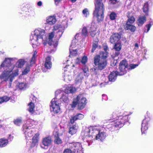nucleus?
<instances>
[{"label": "nucleus", "instance_id": "052dcab7", "mask_svg": "<svg viewBox=\"0 0 153 153\" xmlns=\"http://www.w3.org/2000/svg\"><path fill=\"white\" fill-rule=\"evenodd\" d=\"M56 2H59L60 1L62 0H55Z\"/></svg>", "mask_w": 153, "mask_h": 153}, {"label": "nucleus", "instance_id": "b1692460", "mask_svg": "<svg viewBox=\"0 0 153 153\" xmlns=\"http://www.w3.org/2000/svg\"><path fill=\"white\" fill-rule=\"evenodd\" d=\"M71 146L72 148L74 147L75 149L74 148V149L77 151L81 150L82 149L81 145L79 143L71 144Z\"/></svg>", "mask_w": 153, "mask_h": 153}, {"label": "nucleus", "instance_id": "5fc2aeb1", "mask_svg": "<svg viewBox=\"0 0 153 153\" xmlns=\"http://www.w3.org/2000/svg\"><path fill=\"white\" fill-rule=\"evenodd\" d=\"M117 1V0H110L109 3L112 4H115Z\"/></svg>", "mask_w": 153, "mask_h": 153}, {"label": "nucleus", "instance_id": "473e14b6", "mask_svg": "<svg viewBox=\"0 0 153 153\" xmlns=\"http://www.w3.org/2000/svg\"><path fill=\"white\" fill-rule=\"evenodd\" d=\"M10 99L9 97L5 96L0 98V104L8 101Z\"/></svg>", "mask_w": 153, "mask_h": 153}, {"label": "nucleus", "instance_id": "423d86ee", "mask_svg": "<svg viewBox=\"0 0 153 153\" xmlns=\"http://www.w3.org/2000/svg\"><path fill=\"white\" fill-rule=\"evenodd\" d=\"M76 89L71 86H68L65 90V93L63 94L61 99L65 102H68L69 101L68 98V94L73 93L76 91Z\"/></svg>", "mask_w": 153, "mask_h": 153}, {"label": "nucleus", "instance_id": "a18cd8bd", "mask_svg": "<svg viewBox=\"0 0 153 153\" xmlns=\"http://www.w3.org/2000/svg\"><path fill=\"white\" fill-rule=\"evenodd\" d=\"M15 124L16 125H19L22 123V120L20 119H17L14 121Z\"/></svg>", "mask_w": 153, "mask_h": 153}, {"label": "nucleus", "instance_id": "72a5a7b5", "mask_svg": "<svg viewBox=\"0 0 153 153\" xmlns=\"http://www.w3.org/2000/svg\"><path fill=\"white\" fill-rule=\"evenodd\" d=\"M108 54V52L102 51L100 53V54L99 56L98 55L100 58H103L106 59V58L107 57Z\"/></svg>", "mask_w": 153, "mask_h": 153}, {"label": "nucleus", "instance_id": "5701e85b", "mask_svg": "<svg viewBox=\"0 0 153 153\" xmlns=\"http://www.w3.org/2000/svg\"><path fill=\"white\" fill-rule=\"evenodd\" d=\"M28 111L31 114H33L35 112V106L34 103L31 102H30L28 104Z\"/></svg>", "mask_w": 153, "mask_h": 153}, {"label": "nucleus", "instance_id": "412c9836", "mask_svg": "<svg viewBox=\"0 0 153 153\" xmlns=\"http://www.w3.org/2000/svg\"><path fill=\"white\" fill-rule=\"evenodd\" d=\"M39 134H36L34 136L32 139V142L31 146L32 147L35 146L38 143L39 139Z\"/></svg>", "mask_w": 153, "mask_h": 153}, {"label": "nucleus", "instance_id": "c756f323", "mask_svg": "<svg viewBox=\"0 0 153 153\" xmlns=\"http://www.w3.org/2000/svg\"><path fill=\"white\" fill-rule=\"evenodd\" d=\"M25 64V62L23 59H20L16 64V66L18 68H22Z\"/></svg>", "mask_w": 153, "mask_h": 153}, {"label": "nucleus", "instance_id": "de8ad7c7", "mask_svg": "<svg viewBox=\"0 0 153 153\" xmlns=\"http://www.w3.org/2000/svg\"><path fill=\"white\" fill-rule=\"evenodd\" d=\"M138 65H134V64H131L129 66V67H130L129 69H134V68H135Z\"/></svg>", "mask_w": 153, "mask_h": 153}, {"label": "nucleus", "instance_id": "9b49d317", "mask_svg": "<svg viewBox=\"0 0 153 153\" xmlns=\"http://www.w3.org/2000/svg\"><path fill=\"white\" fill-rule=\"evenodd\" d=\"M69 67L68 65L64 68V80L67 83H68L72 79V73H71V72L65 69L67 67Z\"/></svg>", "mask_w": 153, "mask_h": 153}, {"label": "nucleus", "instance_id": "680f3d73", "mask_svg": "<svg viewBox=\"0 0 153 153\" xmlns=\"http://www.w3.org/2000/svg\"><path fill=\"white\" fill-rule=\"evenodd\" d=\"M84 75L85 76H88V74L86 73V72H84Z\"/></svg>", "mask_w": 153, "mask_h": 153}, {"label": "nucleus", "instance_id": "f704fd0d", "mask_svg": "<svg viewBox=\"0 0 153 153\" xmlns=\"http://www.w3.org/2000/svg\"><path fill=\"white\" fill-rule=\"evenodd\" d=\"M98 41V39L96 40V42L93 43L92 49L91 50V52L92 53L94 52V50H95L96 48L97 47V42Z\"/></svg>", "mask_w": 153, "mask_h": 153}, {"label": "nucleus", "instance_id": "6e6d98bb", "mask_svg": "<svg viewBox=\"0 0 153 153\" xmlns=\"http://www.w3.org/2000/svg\"><path fill=\"white\" fill-rule=\"evenodd\" d=\"M13 136H12L11 134H10L9 135L8 138L9 139H10V140H12L13 139Z\"/></svg>", "mask_w": 153, "mask_h": 153}, {"label": "nucleus", "instance_id": "c85d7f7f", "mask_svg": "<svg viewBox=\"0 0 153 153\" xmlns=\"http://www.w3.org/2000/svg\"><path fill=\"white\" fill-rule=\"evenodd\" d=\"M127 16L128 19L127 21L126 24H132L135 21V19L134 17L133 16Z\"/></svg>", "mask_w": 153, "mask_h": 153}, {"label": "nucleus", "instance_id": "603ef678", "mask_svg": "<svg viewBox=\"0 0 153 153\" xmlns=\"http://www.w3.org/2000/svg\"><path fill=\"white\" fill-rule=\"evenodd\" d=\"M81 62V59L79 58H77L75 61V62L77 64H79Z\"/></svg>", "mask_w": 153, "mask_h": 153}, {"label": "nucleus", "instance_id": "4be33fe9", "mask_svg": "<svg viewBox=\"0 0 153 153\" xmlns=\"http://www.w3.org/2000/svg\"><path fill=\"white\" fill-rule=\"evenodd\" d=\"M78 128L77 125H75L72 127H70L69 128V131H68L69 133L71 135H73L76 133L77 129Z\"/></svg>", "mask_w": 153, "mask_h": 153}, {"label": "nucleus", "instance_id": "c9c22d12", "mask_svg": "<svg viewBox=\"0 0 153 153\" xmlns=\"http://www.w3.org/2000/svg\"><path fill=\"white\" fill-rule=\"evenodd\" d=\"M121 46L120 44L118 43H115V45L114 46V49L116 51H119L121 49Z\"/></svg>", "mask_w": 153, "mask_h": 153}, {"label": "nucleus", "instance_id": "0eeeda50", "mask_svg": "<svg viewBox=\"0 0 153 153\" xmlns=\"http://www.w3.org/2000/svg\"><path fill=\"white\" fill-rule=\"evenodd\" d=\"M50 109L51 111L54 113H57L60 111V108L59 103L56 101V99H53L50 105Z\"/></svg>", "mask_w": 153, "mask_h": 153}, {"label": "nucleus", "instance_id": "7ed1b4c3", "mask_svg": "<svg viewBox=\"0 0 153 153\" xmlns=\"http://www.w3.org/2000/svg\"><path fill=\"white\" fill-rule=\"evenodd\" d=\"M102 0H97L95 4V10L94 12V16L95 17L98 22L103 20L104 18V6L101 1Z\"/></svg>", "mask_w": 153, "mask_h": 153}, {"label": "nucleus", "instance_id": "9d476101", "mask_svg": "<svg viewBox=\"0 0 153 153\" xmlns=\"http://www.w3.org/2000/svg\"><path fill=\"white\" fill-rule=\"evenodd\" d=\"M52 140L51 137H47L44 138L42 140V144L40 145L41 147L43 149L47 148L50 146L51 144Z\"/></svg>", "mask_w": 153, "mask_h": 153}, {"label": "nucleus", "instance_id": "ddd939ff", "mask_svg": "<svg viewBox=\"0 0 153 153\" xmlns=\"http://www.w3.org/2000/svg\"><path fill=\"white\" fill-rule=\"evenodd\" d=\"M75 40H73L71 45V47L70 49V56H75L77 54V52L76 51V49H73V48L76 47V45L75 44Z\"/></svg>", "mask_w": 153, "mask_h": 153}, {"label": "nucleus", "instance_id": "f257e3e1", "mask_svg": "<svg viewBox=\"0 0 153 153\" xmlns=\"http://www.w3.org/2000/svg\"><path fill=\"white\" fill-rule=\"evenodd\" d=\"M12 58H7L1 65V69L3 68L4 71L0 76V79L3 81H7L9 79L12 82L15 77L18 75V71L17 69L14 72L12 71L14 68V65L12 64Z\"/></svg>", "mask_w": 153, "mask_h": 153}, {"label": "nucleus", "instance_id": "cd10ccee", "mask_svg": "<svg viewBox=\"0 0 153 153\" xmlns=\"http://www.w3.org/2000/svg\"><path fill=\"white\" fill-rule=\"evenodd\" d=\"M146 21V18L145 16L141 17L139 18L138 20V24L139 26L142 25Z\"/></svg>", "mask_w": 153, "mask_h": 153}, {"label": "nucleus", "instance_id": "e2e57ef3", "mask_svg": "<svg viewBox=\"0 0 153 153\" xmlns=\"http://www.w3.org/2000/svg\"><path fill=\"white\" fill-rule=\"evenodd\" d=\"M29 122V121L28 120L27 122V124H28V123Z\"/></svg>", "mask_w": 153, "mask_h": 153}, {"label": "nucleus", "instance_id": "c03bdc74", "mask_svg": "<svg viewBox=\"0 0 153 153\" xmlns=\"http://www.w3.org/2000/svg\"><path fill=\"white\" fill-rule=\"evenodd\" d=\"M103 49L105 52H107L108 51V48L106 43H104L103 45Z\"/></svg>", "mask_w": 153, "mask_h": 153}, {"label": "nucleus", "instance_id": "f8f14e48", "mask_svg": "<svg viewBox=\"0 0 153 153\" xmlns=\"http://www.w3.org/2000/svg\"><path fill=\"white\" fill-rule=\"evenodd\" d=\"M23 127L26 138L28 140L29 137H31L32 136L33 131L31 129L29 128V126H27L26 124L24 125Z\"/></svg>", "mask_w": 153, "mask_h": 153}, {"label": "nucleus", "instance_id": "6ab92c4d", "mask_svg": "<svg viewBox=\"0 0 153 153\" xmlns=\"http://www.w3.org/2000/svg\"><path fill=\"white\" fill-rule=\"evenodd\" d=\"M56 19L54 16H50L47 17L46 19L47 22L51 25L55 24L56 22Z\"/></svg>", "mask_w": 153, "mask_h": 153}, {"label": "nucleus", "instance_id": "2eb2a0df", "mask_svg": "<svg viewBox=\"0 0 153 153\" xmlns=\"http://www.w3.org/2000/svg\"><path fill=\"white\" fill-rule=\"evenodd\" d=\"M119 75V73L117 71H113L108 76V79L109 81L114 82L117 78V75Z\"/></svg>", "mask_w": 153, "mask_h": 153}, {"label": "nucleus", "instance_id": "aec40b11", "mask_svg": "<svg viewBox=\"0 0 153 153\" xmlns=\"http://www.w3.org/2000/svg\"><path fill=\"white\" fill-rule=\"evenodd\" d=\"M51 59L50 57H48L46 58L45 65V67L47 69H50L51 67L52 64L51 62Z\"/></svg>", "mask_w": 153, "mask_h": 153}, {"label": "nucleus", "instance_id": "3c124183", "mask_svg": "<svg viewBox=\"0 0 153 153\" xmlns=\"http://www.w3.org/2000/svg\"><path fill=\"white\" fill-rule=\"evenodd\" d=\"M151 26V25L150 24H149L146 25L145 29L146 28H147V31H146L147 33L149 31Z\"/></svg>", "mask_w": 153, "mask_h": 153}, {"label": "nucleus", "instance_id": "dca6fc26", "mask_svg": "<svg viewBox=\"0 0 153 153\" xmlns=\"http://www.w3.org/2000/svg\"><path fill=\"white\" fill-rule=\"evenodd\" d=\"M84 117V115L81 114H77L74 116L71 117L70 118V122L72 123H74V122L78 119H81Z\"/></svg>", "mask_w": 153, "mask_h": 153}, {"label": "nucleus", "instance_id": "ea45409f", "mask_svg": "<svg viewBox=\"0 0 153 153\" xmlns=\"http://www.w3.org/2000/svg\"><path fill=\"white\" fill-rule=\"evenodd\" d=\"M37 53V52L36 51H35L34 54L33 55V56L32 58V59L30 61V63H31L32 64L34 63L35 59Z\"/></svg>", "mask_w": 153, "mask_h": 153}, {"label": "nucleus", "instance_id": "09e8293b", "mask_svg": "<svg viewBox=\"0 0 153 153\" xmlns=\"http://www.w3.org/2000/svg\"><path fill=\"white\" fill-rule=\"evenodd\" d=\"M58 131L57 129L55 130L53 132V134L54 135L55 137H58Z\"/></svg>", "mask_w": 153, "mask_h": 153}, {"label": "nucleus", "instance_id": "bb28decb", "mask_svg": "<svg viewBox=\"0 0 153 153\" xmlns=\"http://www.w3.org/2000/svg\"><path fill=\"white\" fill-rule=\"evenodd\" d=\"M94 128H93L92 127H90L89 129H87V131L85 132L84 131H82L81 133V134L82 135H84V137H90L91 136L89 134V133L91 131V130L92 129L93 130Z\"/></svg>", "mask_w": 153, "mask_h": 153}, {"label": "nucleus", "instance_id": "bf43d9fd", "mask_svg": "<svg viewBox=\"0 0 153 153\" xmlns=\"http://www.w3.org/2000/svg\"><path fill=\"white\" fill-rule=\"evenodd\" d=\"M72 2L74 3L75 2L76 0H70Z\"/></svg>", "mask_w": 153, "mask_h": 153}, {"label": "nucleus", "instance_id": "f03ea898", "mask_svg": "<svg viewBox=\"0 0 153 153\" xmlns=\"http://www.w3.org/2000/svg\"><path fill=\"white\" fill-rule=\"evenodd\" d=\"M53 32L49 33L48 39H47L45 31L40 28L36 29L34 31V36L33 39H31L33 45H39L42 43L45 45L47 43L50 45H52L53 42L52 39L55 33Z\"/></svg>", "mask_w": 153, "mask_h": 153}, {"label": "nucleus", "instance_id": "a211bd4d", "mask_svg": "<svg viewBox=\"0 0 153 153\" xmlns=\"http://www.w3.org/2000/svg\"><path fill=\"white\" fill-rule=\"evenodd\" d=\"M148 122L146 119H144L142 124L141 128V132L142 134L145 133V131L148 129Z\"/></svg>", "mask_w": 153, "mask_h": 153}, {"label": "nucleus", "instance_id": "a878e982", "mask_svg": "<svg viewBox=\"0 0 153 153\" xmlns=\"http://www.w3.org/2000/svg\"><path fill=\"white\" fill-rule=\"evenodd\" d=\"M31 63L28 64L26 66L24 70L22 71V75H26L30 71V67L31 66Z\"/></svg>", "mask_w": 153, "mask_h": 153}, {"label": "nucleus", "instance_id": "69168bd1", "mask_svg": "<svg viewBox=\"0 0 153 153\" xmlns=\"http://www.w3.org/2000/svg\"><path fill=\"white\" fill-rule=\"evenodd\" d=\"M78 34H77L76 35V36H77L78 35Z\"/></svg>", "mask_w": 153, "mask_h": 153}, {"label": "nucleus", "instance_id": "79ce46f5", "mask_svg": "<svg viewBox=\"0 0 153 153\" xmlns=\"http://www.w3.org/2000/svg\"><path fill=\"white\" fill-rule=\"evenodd\" d=\"M87 57L84 56L82 58L81 62L82 64H85L87 62Z\"/></svg>", "mask_w": 153, "mask_h": 153}, {"label": "nucleus", "instance_id": "a19ab883", "mask_svg": "<svg viewBox=\"0 0 153 153\" xmlns=\"http://www.w3.org/2000/svg\"><path fill=\"white\" fill-rule=\"evenodd\" d=\"M116 16V14L114 12L111 13L110 15V18L111 20H114L115 19Z\"/></svg>", "mask_w": 153, "mask_h": 153}, {"label": "nucleus", "instance_id": "0e129e2a", "mask_svg": "<svg viewBox=\"0 0 153 153\" xmlns=\"http://www.w3.org/2000/svg\"><path fill=\"white\" fill-rule=\"evenodd\" d=\"M57 92H58V91H56V93H57Z\"/></svg>", "mask_w": 153, "mask_h": 153}, {"label": "nucleus", "instance_id": "e433bc0d", "mask_svg": "<svg viewBox=\"0 0 153 153\" xmlns=\"http://www.w3.org/2000/svg\"><path fill=\"white\" fill-rule=\"evenodd\" d=\"M143 11L145 13L147 12L148 11V3L146 2L144 4L143 8Z\"/></svg>", "mask_w": 153, "mask_h": 153}, {"label": "nucleus", "instance_id": "4c0bfd02", "mask_svg": "<svg viewBox=\"0 0 153 153\" xmlns=\"http://www.w3.org/2000/svg\"><path fill=\"white\" fill-rule=\"evenodd\" d=\"M87 33L88 31L87 28L85 27H84L82 30V35L85 36H86L87 35Z\"/></svg>", "mask_w": 153, "mask_h": 153}, {"label": "nucleus", "instance_id": "864d4df0", "mask_svg": "<svg viewBox=\"0 0 153 153\" xmlns=\"http://www.w3.org/2000/svg\"><path fill=\"white\" fill-rule=\"evenodd\" d=\"M90 34L91 37H94L96 34V32H95L94 31H91V32H90Z\"/></svg>", "mask_w": 153, "mask_h": 153}, {"label": "nucleus", "instance_id": "8fccbe9b", "mask_svg": "<svg viewBox=\"0 0 153 153\" xmlns=\"http://www.w3.org/2000/svg\"><path fill=\"white\" fill-rule=\"evenodd\" d=\"M63 153H72V151L69 149H66L64 150Z\"/></svg>", "mask_w": 153, "mask_h": 153}, {"label": "nucleus", "instance_id": "13d9d810", "mask_svg": "<svg viewBox=\"0 0 153 153\" xmlns=\"http://www.w3.org/2000/svg\"><path fill=\"white\" fill-rule=\"evenodd\" d=\"M37 4L39 6H41L42 5V3L40 1H39L38 2Z\"/></svg>", "mask_w": 153, "mask_h": 153}, {"label": "nucleus", "instance_id": "2f4dec72", "mask_svg": "<svg viewBox=\"0 0 153 153\" xmlns=\"http://www.w3.org/2000/svg\"><path fill=\"white\" fill-rule=\"evenodd\" d=\"M16 86L20 89H22L25 88L27 86L26 83L23 82L18 83L17 84Z\"/></svg>", "mask_w": 153, "mask_h": 153}, {"label": "nucleus", "instance_id": "1a4fd4ad", "mask_svg": "<svg viewBox=\"0 0 153 153\" xmlns=\"http://www.w3.org/2000/svg\"><path fill=\"white\" fill-rule=\"evenodd\" d=\"M93 131L95 132L96 133H97V134L96 136V140L102 141L105 138L106 135L105 132H100L99 129L96 128H94Z\"/></svg>", "mask_w": 153, "mask_h": 153}, {"label": "nucleus", "instance_id": "20e7f679", "mask_svg": "<svg viewBox=\"0 0 153 153\" xmlns=\"http://www.w3.org/2000/svg\"><path fill=\"white\" fill-rule=\"evenodd\" d=\"M94 64L97 67L93 68L91 69L95 74H99L100 70L101 71L105 68L107 63L106 59L101 58L97 55L94 57Z\"/></svg>", "mask_w": 153, "mask_h": 153}, {"label": "nucleus", "instance_id": "4d7b16f0", "mask_svg": "<svg viewBox=\"0 0 153 153\" xmlns=\"http://www.w3.org/2000/svg\"><path fill=\"white\" fill-rule=\"evenodd\" d=\"M135 49L137 50L138 48V45L137 43H136L135 45Z\"/></svg>", "mask_w": 153, "mask_h": 153}, {"label": "nucleus", "instance_id": "7c9ffc66", "mask_svg": "<svg viewBox=\"0 0 153 153\" xmlns=\"http://www.w3.org/2000/svg\"><path fill=\"white\" fill-rule=\"evenodd\" d=\"M64 32V30L62 28L59 27L58 29V31L56 32V35L57 37L60 38L62 36Z\"/></svg>", "mask_w": 153, "mask_h": 153}, {"label": "nucleus", "instance_id": "49530a36", "mask_svg": "<svg viewBox=\"0 0 153 153\" xmlns=\"http://www.w3.org/2000/svg\"><path fill=\"white\" fill-rule=\"evenodd\" d=\"M83 78L82 77H80V75L77 76L76 79V81L77 82H81V80Z\"/></svg>", "mask_w": 153, "mask_h": 153}, {"label": "nucleus", "instance_id": "f3484780", "mask_svg": "<svg viewBox=\"0 0 153 153\" xmlns=\"http://www.w3.org/2000/svg\"><path fill=\"white\" fill-rule=\"evenodd\" d=\"M124 28L125 30H129L132 32H134L136 29V27L132 24H126L124 25Z\"/></svg>", "mask_w": 153, "mask_h": 153}, {"label": "nucleus", "instance_id": "393cba45", "mask_svg": "<svg viewBox=\"0 0 153 153\" xmlns=\"http://www.w3.org/2000/svg\"><path fill=\"white\" fill-rule=\"evenodd\" d=\"M8 143L7 139L2 138L0 139V147H3L6 146Z\"/></svg>", "mask_w": 153, "mask_h": 153}, {"label": "nucleus", "instance_id": "6e6552de", "mask_svg": "<svg viewBox=\"0 0 153 153\" xmlns=\"http://www.w3.org/2000/svg\"><path fill=\"white\" fill-rule=\"evenodd\" d=\"M128 63L126 60L122 61L119 64V70L120 72L119 73V75H123L126 73L128 69Z\"/></svg>", "mask_w": 153, "mask_h": 153}, {"label": "nucleus", "instance_id": "58836bf2", "mask_svg": "<svg viewBox=\"0 0 153 153\" xmlns=\"http://www.w3.org/2000/svg\"><path fill=\"white\" fill-rule=\"evenodd\" d=\"M55 142L57 144H60L62 143L61 139L58 137H55Z\"/></svg>", "mask_w": 153, "mask_h": 153}, {"label": "nucleus", "instance_id": "39448f33", "mask_svg": "<svg viewBox=\"0 0 153 153\" xmlns=\"http://www.w3.org/2000/svg\"><path fill=\"white\" fill-rule=\"evenodd\" d=\"M86 99L82 95L80 94L74 99L72 104V107H75L77 105L78 108L82 109L85 107L86 103Z\"/></svg>", "mask_w": 153, "mask_h": 153}, {"label": "nucleus", "instance_id": "4468645a", "mask_svg": "<svg viewBox=\"0 0 153 153\" xmlns=\"http://www.w3.org/2000/svg\"><path fill=\"white\" fill-rule=\"evenodd\" d=\"M120 36L118 33L112 35L110 38V41L112 44H115L120 39Z\"/></svg>", "mask_w": 153, "mask_h": 153}, {"label": "nucleus", "instance_id": "37998d69", "mask_svg": "<svg viewBox=\"0 0 153 153\" xmlns=\"http://www.w3.org/2000/svg\"><path fill=\"white\" fill-rule=\"evenodd\" d=\"M82 13L85 17H87V15L89 14V12L87 9L85 8L82 11Z\"/></svg>", "mask_w": 153, "mask_h": 153}]
</instances>
